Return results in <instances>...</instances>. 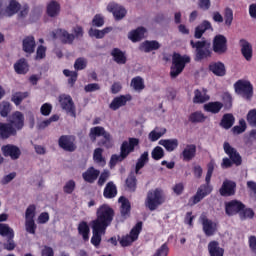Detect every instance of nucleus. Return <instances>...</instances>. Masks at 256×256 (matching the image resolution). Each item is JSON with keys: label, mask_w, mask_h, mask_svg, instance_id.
<instances>
[{"label": "nucleus", "mask_w": 256, "mask_h": 256, "mask_svg": "<svg viewBox=\"0 0 256 256\" xmlns=\"http://www.w3.org/2000/svg\"><path fill=\"white\" fill-rule=\"evenodd\" d=\"M0 235L2 237H7V239H13V237H15V231H13V228L9 227L7 224H0Z\"/></svg>", "instance_id": "47"}, {"label": "nucleus", "mask_w": 256, "mask_h": 256, "mask_svg": "<svg viewBox=\"0 0 256 256\" xmlns=\"http://www.w3.org/2000/svg\"><path fill=\"white\" fill-rule=\"evenodd\" d=\"M235 92L243 99H250L253 97V85L247 80H238L234 84Z\"/></svg>", "instance_id": "9"}, {"label": "nucleus", "mask_w": 256, "mask_h": 256, "mask_svg": "<svg viewBox=\"0 0 256 256\" xmlns=\"http://www.w3.org/2000/svg\"><path fill=\"white\" fill-rule=\"evenodd\" d=\"M190 62H191V57L187 55L182 56L181 54L175 53L172 56V66L170 71V75L172 79H175V77H178L179 75H181V73H183V70L185 69L186 63H190Z\"/></svg>", "instance_id": "3"}, {"label": "nucleus", "mask_w": 256, "mask_h": 256, "mask_svg": "<svg viewBox=\"0 0 256 256\" xmlns=\"http://www.w3.org/2000/svg\"><path fill=\"white\" fill-rule=\"evenodd\" d=\"M207 119V116L205 114H203V112H193L190 116H189V121H191V123H204V121Z\"/></svg>", "instance_id": "49"}, {"label": "nucleus", "mask_w": 256, "mask_h": 256, "mask_svg": "<svg viewBox=\"0 0 256 256\" xmlns=\"http://www.w3.org/2000/svg\"><path fill=\"white\" fill-rule=\"evenodd\" d=\"M145 33H147V30L144 27H138L128 33V39L133 43H137V41H141L145 37Z\"/></svg>", "instance_id": "29"}, {"label": "nucleus", "mask_w": 256, "mask_h": 256, "mask_svg": "<svg viewBox=\"0 0 256 256\" xmlns=\"http://www.w3.org/2000/svg\"><path fill=\"white\" fill-rule=\"evenodd\" d=\"M243 203L237 201V200H232L230 202H227L225 204V209L226 213L231 216V215H237V213H241V209H244Z\"/></svg>", "instance_id": "21"}, {"label": "nucleus", "mask_w": 256, "mask_h": 256, "mask_svg": "<svg viewBox=\"0 0 256 256\" xmlns=\"http://www.w3.org/2000/svg\"><path fill=\"white\" fill-rule=\"evenodd\" d=\"M190 45L193 47V49H196L197 61L211 57V42L207 40L198 41L196 43L191 41Z\"/></svg>", "instance_id": "8"}, {"label": "nucleus", "mask_w": 256, "mask_h": 256, "mask_svg": "<svg viewBox=\"0 0 256 256\" xmlns=\"http://www.w3.org/2000/svg\"><path fill=\"white\" fill-rule=\"evenodd\" d=\"M46 13L48 17H59V14L61 13V5L59 4V2L50 1L46 7Z\"/></svg>", "instance_id": "26"}, {"label": "nucleus", "mask_w": 256, "mask_h": 256, "mask_svg": "<svg viewBox=\"0 0 256 256\" xmlns=\"http://www.w3.org/2000/svg\"><path fill=\"white\" fill-rule=\"evenodd\" d=\"M113 215H115L113 208L107 204H103L96 210V219L90 225L107 229L113 221Z\"/></svg>", "instance_id": "2"}, {"label": "nucleus", "mask_w": 256, "mask_h": 256, "mask_svg": "<svg viewBox=\"0 0 256 256\" xmlns=\"http://www.w3.org/2000/svg\"><path fill=\"white\" fill-rule=\"evenodd\" d=\"M212 49L217 55L227 53V38L221 34L216 35L213 39Z\"/></svg>", "instance_id": "14"}, {"label": "nucleus", "mask_w": 256, "mask_h": 256, "mask_svg": "<svg viewBox=\"0 0 256 256\" xmlns=\"http://www.w3.org/2000/svg\"><path fill=\"white\" fill-rule=\"evenodd\" d=\"M165 133H167V129L163 127H156L149 133L148 139L152 142L159 141V139H161Z\"/></svg>", "instance_id": "39"}, {"label": "nucleus", "mask_w": 256, "mask_h": 256, "mask_svg": "<svg viewBox=\"0 0 256 256\" xmlns=\"http://www.w3.org/2000/svg\"><path fill=\"white\" fill-rule=\"evenodd\" d=\"M167 255H169V246H167V244H163L153 254V256H167Z\"/></svg>", "instance_id": "64"}, {"label": "nucleus", "mask_w": 256, "mask_h": 256, "mask_svg": "<svg viewBox=\"0 0 256 256\" xmlns=\"http://www.w3.org/2000/svg\"><path fill=\"white\" fill-rule=\"evenodd\" d=\"M223 149L226 155L230 157L231 161H233L235 165H241V156L239 155V153H237V150H235V148L231 147V144H229V142L224 143Z\"/></svg>", "instance_id": "22"}, {"label": "nucleus", "mask_w": 256, "mask_h": 256, "mask_svg": "<svg viewBox=\"0 0 256 256\" xmlns=\"http://www.w3.org/2000/svg\"><path fill=\"white\" fill-rule=\"evenodd\" d=\"M37 207L30 205L25 211V221H35Z\"/></svg>", "instance_id": "53"}, {"label": "nucleus", "mask_w": 256, "mask_h": 256, "mask_svg": "<svg viewBox=\"0 0 256 256\" xmlns=\"http://www.w3.org/2000/svg\"><path fill=\"white\" fill-rule=\"evenodd\" d=\"M117 195V187L113 182H109L104 189V197L106 199H113Z\"/></svg>", "instance_id": "45"}, {"label": "nucleus", "mask_w": 256, "mask_h": 256, "mask_svg": "<svg viewBox=\"0 0 256 256\" xmlns=\"http://www.w3.org/2000/svg\"><path fill=\"white\" fill-rule=\"evenodd\" d=\"M159 145L164 147L169 153L175 151L179 147V140L177 139H162L159 141Z\"/></svg>", "instance_id": "31"}, {"label": "nucleus", "mask_w": 256, "mask_h": 256, "mask_svg": "<svg viewBox=\"0 0 256 256\" xmlns=\"http://www.w3.org/2000/svg\"><path fill=\"white\" fill-rule=\"evenodd\" d=\"M165 203V194H163V190L161 189H154L148 192L145 206L150 211H155L159 205H163Z\"/></svg>", "instance_id": "6"}, {"label": "nucleus", "mask_w": 256, "mask_h": 256, "mask_svg": "<svg viewBox=\"0 0 256 256\" xmlns=\"http://www.w3.org/2000/svg\"><path fill=\"white\" fill-rule=\"evenodd\" d=\"M193 101L194 103H205V101H209V95H207V90H195Z\"/></svg>", "instance_id": "42"}, {"label": "nucleus", "mask_w": 256, "mask_h": 256, "mask_svg": "<svg viewBox=\"0 0 256 256\" xmlns=\"http://www.w3.org/2000/svg\"><path fill=\"white\" fill-rule=\"evenodd\" d=\"M235 123V118L231 114H225L221 121V127L224 129H231Z\"/></svg>", "instance_id": "50"}, {"label": "nucleus", "mask_w": 256, "mask_h": 256, "mask_svg": "<svg viewBox=\"0 0 256 256\" xmlns=\"http://www.w3.org/2000/svg\"><path fill=\"white\" fill-rule=\"evenodd\" d=\"M27 97H29V92H17L13 94L12 101L18 106L20 103H23V100L27 99Z\"/></svg>", "instance_id": "51"}, {"label": "nucleus", "mask_w": 256, "mask_h": 256, "mask_svg": "<svg viewBox=\"0 0 256 256\" xmlns=\"http://www.w3.org/2000/svg\"><path fill=\"white\" fill-rule=\"evenodd\" d=\"M111 55L118 65H125V63H127V56H125V52L119 50V48H114Z\"/></svg>", "instance_id": "37"}, {"label": "nucleus", "mask_w": 256, "mask_h": 256, "mask_svg": "<svg viewBox=\"0 0 256 256\" xmlns=\"http://www.w3.org/2000/svg\"><path fill=\"white\" fill-rule=\"evenodd\" d=\"M130 99L131 96L129 95H121L115 97L110 103L109 108L112 109V111H117V109H120V107H124V105H127V101H129Z\"/></svg>", "instance_id": "25"}, {"label": "nucleus", "mask_w": 256, "mask_h": 256, "mask_svg": "<svg viewBox=\"0 0 256 256\" xmlns=\"http://www.w3.org/2000/svg\"><path fill=\"white\" fill-rule=\"evenodd\" d=\"M201 223L203 225V231L207 237H211L215 235L217 232V223L209 220V218L205 216H201Z\"/></svg>", "instance_id": "19"}, {"label": "nucleus", "mask_w": 256, "mask_h": 256, "mask_svg": "<svg viewBox=\"0 0 256 256\" xmlns=\"http://www.w3.org/2000/svg\"><path fill=\"white\" fill-rule=\"evenodd\" d=\"M11 113V104L9 102H2L0 104L1 117H7Z\"/></svg>", "instance_id": "56"}, {"label": "nucleus", "mask_w": 256, "mask_h": 256, "mask_svg": "<svg viewBox=\"0 0 256 256\" xmlns=\"http://www.w3.org/2000/svg\"><path fill=\"white\" fill-rule=\"evenodd\" d=\"M89 137L91 141H97V137H103L104 141H100L98 145L106 147V149H111L113 147V140L111 139V134L105 131V128L101 126H96L90 129Z\"/></svg>", "instance_id": "5"}, {"label": "nucleus", "mask_w": 256, "mask_h": 256, "mask_svg": "<svg viewBox=\"0 0 256 256\" xmlns=\"http://www.w3.org/2000/svg\"><path fill=\"white\" fill-rule=\"evenodd\" d=\"M4 157H10L13 161L21 157V148L13 144H7L1 148Z\"/></svg>", "instance_id": "16"}, {"label": "nucleus", "mask_w": 256, "mask_h": 256, "mask_svg": "<svg viewBox=\"0 0 256 256\" xmlns=\"http://www.w3.org/2000/svg\"><path fill=\"white\" fill-rule=\"evenodd\" d=\"M90 225L92 227L91 243L92 245H94V247H99V245H101V237L105 235V231H107V228H103L94 224Z\"/></svg>", "instance_id": "18"}, {"label": "nucleus", "mask_w": 256, "mask_h": 256, "mask_svg": "<svg viewBox=\"0 0 256 256\" xmlns=\"http://www.w3.org/2000/svg\"><path fill=\"white\" fill-rule=\"evenodd\" d=\"M130 87L136 93H141L145 89V80L141 76H136L132 78L130 82Z\"/></svg>", "instance_id": "32"}, {"label": "nucleus", "mask_w": 256, "mask_h": 256, "mask_svg": "<svg viewBox=\"0 0 256 256\" xmlns=\"http://www.w3.org/2000/svg\"><path fill=\"white\" fill-rule=\"evenodd\" d=\"M209 69L216 77H225V75H227V69L222 62H212L209 65Z\"/></svg>", "instance_id": "24"}, {"label": "nucleus", "mask_w": 256, "mask_h": 256, "mask_svg": "<svg viewBox=\"0 0 256 256\" xmlns=\"http://www.w3.org/2000/svg\"><path fill=\"white\" fill-rule=\"evenodd\" d=\"M93 159L94 162L100 165L101 167H104L105 165V158L103 157V149L102 148H96L93 153Z\"/></svg>", "instance_id": "48"}, {"label": "nucleus", "mask_w": 256, "mask_h": 256, "mask_svg": "<svg viewBox=\"0 0 256 256\" xmlns=\"http://www.w3.org/2000/svg\"><path fill=\"white\" fill-rule=\"evenodd\" d=\"M207 167L208 170L206 174V185L200 186L196 194L189 199L188 205L191 207L203 201V199H205V197L210 195L211 191H213V187L209 185V183H211V177L213 176V171H215V161H210Z\"/></svg>", "instance_id": "1"}, {"label": "nucleus", "mask_w": 256, "mask_h": 256, "mask_svg": "<svg viewBox=\"0 0 256 256\" xmlns=\"http://www.w3.org/2000/svg\"><path fill=\"white\" fill-rule=\"evenodd\" d=\"M84 181L87 183H93L99 177V170L90 167L82 174Z\"/></svg>", "instance_id": "35"}, {"label": "nucleus", "mask_w": 256, "mask_h": 256, "mask_svg": "<svg viewBox=\"0 0 256 256\" xmlns=\"http://www.w3.org/2000/svg\"><path fill=\"white\" fill-rule=\"evenodd\" d=\"M225 25L227 27H231V23H233V10L231 8H226L224 13Z\"/></svg>", "instance_id": "59"}, {"label": "nucleus", "mask_w": 256, "mask_h": 256, "mask_svg": "<svg viewBox=\"0 0 256 256\" xmlns=\"http://www.w3.org/2000/svg\"><path fill=\"white\" fill-rule=\"evenodd\" d=\"M197 153V146L194 144L187 145L182 151V157L184 161H191V159L195 158Z\"/></svg>", "instance_id": "33"}, {"label": "nucleus", "mask_w": 256, "mask_h": 256, "mask_svg": "<svg viewBox=\"0 0 256 256\" xmlns=\"http://www.w3.org/2000/svg\"><path fill=\"white\" fill-rule=\"evenodd\" d=\"M211 28V22L204 20L200 25H198L195 29V37L196 39H201L203 37V33Z\"/></svg>", "instance_id": "41"}, {"label": "nucleus", "mask_w": 256, "mask_h": 256, "mask_svg": "<svg viewBox=\"0 0 256 256\" xmlns=\"http://www.w3.org/2000/svg\"><path fill=\"white\" fill-rule=\"evenodd\" d=\"M25 229L27 233H30V235H35V231H37V224H35V220H25Z\"/></svg>", "instance_id": "55"}, {"label": "nucleus", "mask_w": 256, "mask_h": 256, "mask_svg": "<svg viewBox=\"0 0 256 256\" xmlns=\"http://www.w3.org/2000/svg\"><path fill=\"white\" fill-rule=\"evenodd\" d=\"M239 45L244 59H246V61H251L253 59V45L245 39H241Z\"/></svg>", "instance_id": "20"}, {"label": "nucleus", "mask_w": 256, "mask_h": 256, "mask_svg": "<svg viewBox=\"0 0 256 256\" xmlns=\"http://www.w3.org/2000/svg\"><path fill=\"white\" fill-rule=\"evenodd\" d=\"M22 49L28 55L35 53V38L33 36H28L22 41Z\"/></svg>", "instance_id": "30"}, {"label": "nucleus", "mask_w": 256, "mask_h": 256, "mask_svg": "<svg viewBox=\"0 0 256 256\" xmlns=\"http://www.w3.org/2000/svg\"><path fill=\"white\" fill-rule=\"evenodd\" d=\"M141 229H143V223L138 222L130 231L128 235L122 236L120 238V245L122 247H129L139 239V233H141Z\"/></svg>", "instance_id": "11"}, {"label": "nucleus", "mask_w": 256, "mask_h": 256, "mask_svg": "<svg viewBox=\"0 0 256 256\" xmlns=\"http://www.w3.org/2000/svg\"><path fill=\"white\" fill-rule=\"evenodd\" d=\"M208 253L210 256H223L225 250L219 246V242L211 241L208 244Z\"/></svg>", "instance_id": "34"}, {"label": "nucleus", "mask_w": 256, "mask_h": 256, "mask_svg": "<svg viewBox=\"0 0 256 256\" xmlns=\"http://www.w3.org/2000/svg\"><path fill=\"white\" fill-rule=\"evenodd\" d=\"M76 184L73 180H69L65 183L63 187L64 193H67L68 195H71L75 191Z\"/></svg>", "instance_id": "62"}, {"label": "nucleus", "mask_w": 256, "mask_h": 256, "mask_svg": "<svg viewBox=\"0 0 256 256\" xmlns=\"http://www.w3.org/2000/svg\"><path fill=\"white\" fill-rule=\"evenodd\" d=\"M72 31L74 34H69L67 30L58 29L52 35L54 38L62 40L63 43H73L75 37H83V28L81 26H75Z\"/></svg>", "instance_id": "7"}, {"label": "nucleus", "mask_w": 256, "mask_h": 256, "mask_svg": "<svg viewBox=\"0 0 256 256\" xmlns=\"http://www.w3.org/2000/svg\"><path fill=\"white\" fill-rule=\"evenodd\" d=\"M204 111H206V113H219V111H221V109H223V103L221 102H209L204 104L203 106Z\"/></svg>", "instance_id": "40"}, {"label": "nucleus", "mask_w": 256, "mask_h": 256, "mask_svg": "<svg viewBox=\"0 0 256 256\" xmlns=\"http://www.w3.org/2000/svg\"><path fill=\"white\" fill-rule=\"evenodd\" d=\"M164 155H165V151L160 146L155 147L152 151V157L156 161H159V159H163Z\"/></svg>", "instance_id": "60"}, {"label": "nucleus", "mask_w": 256, "mask_h": 256, "mask_svg": "<svg viewBox=\"0 0 256 256\" xmlns=\"http://www.w3.org/2000/svg\"><path fill=\"white\" fill-rule=\"evenodd\" d=\"M78 233L82 236L83 241H89V235L91 233L89 224H87V222H80L78 225Z\"/></svg>", "instance_id": "43"}, {"label": "nucleus", "mask_w": 256, "mask_h": 256, "mask_svg": "<svg viewBox=\"0 0 256 256\" xmlns=\"http://www.w3.org/2000/svg\"><path fill=\"white\" fill-rule=\"evenodd\" d=\"M85 67H87V59L85 58H78L74 63L76 71H83Z\"/></svg>", "instance_id": "63"}, {"label": "nucleus", "mask_w": 256, "mask_h": 256, "mask_svg": "<svg viewBox=\"0 0 256 256\" xmlns=\"http://www.w3.org/2000/svg\"><path fill=\"white\" fill-rule=\"evenodd\" d=\"M17 135L9 123L0 122V139H9Z\"/></svg>", "instance_id": "27"}, {"label": "nucleus", "mask_w": 256, "mask_h": 256, "mask_svg": "<svg viewBox=\"0 0 256 256\" xmlns=\"http://www.w3.org/2000/svg\"><path fill=\"white\" fill-rule=\"evenodd\" d=\"M53 111V105H51L50 103H44L41 107H40V113L41 115H43L44 117H49V115H51V112Z\"/></svg>", "instance_id": "57"}, {"label": "nucleus", "mask_w": 256, "mask_h": 256, "mask_svg": "<svg viewBox=\"0 0 256 256\" xmlns=\"http://www.w3.org/2000/svg\"><path fill=\"white\" fill-rule=\"evenodd\" d=\"M59 104L61 109L70 115V117H77V112L75 109V103L73 102V98H71L68 94H61L58 97Z\"/></svg>", "instance_id": "10"}, {"label": "nucleus", "mask_w": 256, "mask_h": 256, "mask_svg": "<svg viewBox=\"0 0 256 256\" xmlns=\"http://www.w3.org/2000/svg\"><path fill=\"white\" fill-rule=\"evenodd\" d=\"M21 11V3L17 0H1L0 1V19L3 17H14Z\"/></svg>", "instance_id": "4"}, {"label": "nucleus", "mask_w": 256, "mask_h": 256, "mask_svg": "<svg viewBox=\"0 0 256 256\" xmlns=\"http://www.w3.org/2000/svg\"><path fill=\"white\" fill-rule=\"evenodd\" d=\"M8 124L17 134V131H21L25 127V115L21 111H15L9 116Z\"/></svg>", "instance_id": "12"}, {"label": "nucleus", "mask_w": 256, "mask_h": 256, "mask_svg": "<svg viewBox=\"0 0 256 256\" xmlns=\"http://www.w3.org/2000/svg\"><path fill=\"white\" fill-rule=\"evenodd\" d=\"M113 31L112 27H106L102 30H98L95 28H91L88 32L90 37H95V39H103L107 33H111Z\"/></svg>", "instance_id": "38"}, {"label": "nucleus", "mask_w": 256, "mask_h": 256, "mask_svg": "<svg viewBox=\"0 0 256 256\" xmlns=\"http://www.w3.org/2000/svg\"><path fill=\"white\" fill-rule=\"evenodd\" d=\"M240 219L242 221H245V219H253L255 217V212L251 208H242L240 210Z\"/></svg>", "instance_id": "54"}, {"label": "nucleus", "mask_w": 256, "mask_h": 256, "mask_svg": "<svg viewBox=\"0 0 256 256\" xmlns=\"http://www.w3.org/2000/svg\"><path fill=\"white\" fill-rule=\"evenodd\" d=\"M235 191H237V183L232 180H224L219 189V193L222 197H231L235 195Z\"/></svg>", "instance_id": "17"}, {"label": "nucleus", "mask_w": 256, "mask_h": 256, "mask_svg": "<svg viewBox=\"0 0 256 256\" xmlns=\"http://www.w3.org/2000/svg\"><path fill=\"white\" fill-rule=\"evenodd\" d=\"M161 47L159 42L153 41H145L140 45V51H144V53H151V51H157Z\"/></svg>", "instance_id": "36"}, {"label": "nucleus", "mask_w": 256, "mask_h": 256, "mask_svg": "<svg viewBox=\"0 0 256 256\" xmlns=\"http://www.w3.org/2000/svg\"><path fill=\"white\" fill-rule=\"evenodd\" d=\"M119 203H121V215L122 217H124V219H127L131 211V204L129 203V200H127V198L125 197H120Z\"/></svg>", "instance_id": "44"}, {"label": "nucleus", "mask_w": 256, "mask_h": 256, "mask_svg": "<svg viewBox=\"0 0 256 256\" xmlns=\"http://www.w3.org/2000/svg\"><path fill=\"white\" fill-rule=\"evenodd\" d=\"M14 70L18 75H26L29 73V63L25 58H21L14 64Z\"/></svg>", "instance_id": "28"}, {"label": "nucleus", "mask_w": 256, "mask_h": 256, "mask_svg": "<svg viewBox=\"0 0 256 256\" xmlns=\"http://www.w3.org/2000/svg\"><path fill=\"white\" fill-rule=\"evenodd\" d=\"M106 9L109 13L113 14L116 21H121V19H124L125 15H127V9L115 2L109 3Z\"/></svg>", "instance_id": "15"}, {"label": "nucleus", "mask_w": 256, "mask_h": 256, "mask_svg": "<svg viewBox=\"0 0 256 256\" xmlns=\"http://www.w3.org/2000/svg\"><path fill=\"white\" fill-rule=\"evenodd\" d=\"M139 139L130 137L127 140H124L120 146V152H122L124 157H129L133 151H135V147H139Z\"/></svg>", "instance_id": "13"}, {"label": "nucleus", "mask_w": 256, "mask_h": 256, "mask_svg": "<svg viewBox=\"0 0 256 256\" xmlns=\"http://www.w3.org/2000/svg\"><path fill=\"white\" fill-rule=\"evenodd\" d=\"M246 130H247V122H245L244 119H241L239 121V125L234 126L232 128L234 135H241V133H245Z\"/></svg>", "instance_id": "52"}, {"label": "nucleus", "mask_w": 256, "mask_h": 256, "mask_svg": "<svg viewBox=\"0 0 256 256\" xmlns=\"http://www.w3.org/2000/svg\"><path fill=\"white\" fill-rule=\"evenodd\" d=\"M75 138L73 136H61L59 138V146L64 151H75Z\"/></svg>", "instance_id": "23"}, {"label": "nucleus", "mask_w": 256, "mask_h": 256, "mask_svg": "<svg viewBox=\"0 0 256 256\" xmlns=\"http://www.w3.org/2000/svg\"><path fill=\"white\" fill-rule=\"evenodd\" d=\"M63 74L65 77H69L68 83L70 85H75V81H77V72L71 70H64Z\"/></svg>", "instance_id": "58"}, {"label": "nucleus", "mask_w": 256, "mask_h": 256, "mask_svg": "<svg viewBox=\"0 0 256 256\" xmlns=\"http://www.w3.org/2000/svg\"><path fill=\"white\" fill-rule=\"evenodd\" d=\"M149 161V152H144L141 154V156L138 158V161L136 163V170L135 172L139 174V171L145 167V164Z\"/></svg>", "instance_id": "46"}, {"label": "nucleus", "mask_w": 256, "mask_h": 256, "mask_svg": "<svg viewBox=\"0 0 256 256\" xmlns=\"http://www.w3.org/2000/svg\"><path fill=\"white\" fill-rule=\"evenodd\" d=\"M247 122L251 127L256 128V109H252L247 114Z\"/></svg>", "instance_id": "61"}]
</instances>
